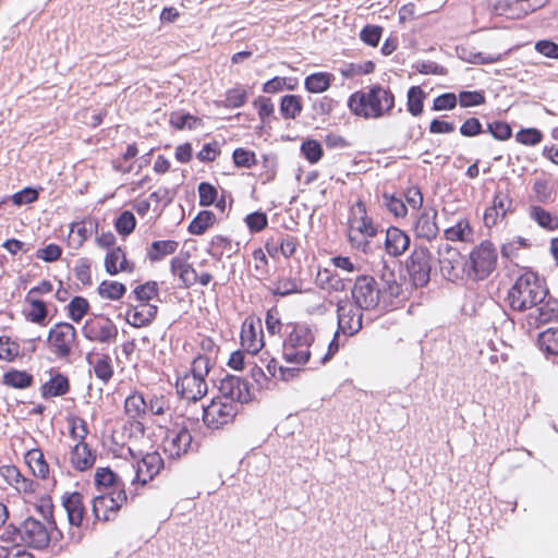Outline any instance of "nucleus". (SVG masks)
<instances>
[{"instance_id":"obj_39","label":"nucleus","mask_w":558,"mask_h":558,"mask_svg":"<svg viewBox=\"0 0 558 558\" xmlns=\"http://www.w3.org/2000/svg\"><path fill=\"white\" fill-rule=\"evenodd\" d=\"M216 221V216L213 211H199L189 225V232L191 234L201 235Z\"/></svg>"},{"instance_id":"obj_53","label":"nucleus","mask_w":558,"mask_h":558,"mask_svg":"<svg viewBox=\"0 0 558 558\" xmlns=\"http://www.w3.org/2000/svg\"><path fill=\"white\" fill-rule=\"evenodd\" d=\"M458 100L461 107H475L485 104V95L482 90H463L459 94Z\"/></svg>"},{"instance_id":"obj_6","label":"nucleus","mask_w":558,"mask_h":558,"mask_svg":"<svg viewBox=\"0 0 558 558\" xmlns=\"http://www.w3.org/2000/svg\"><path fill=\"white\" fill-rule=\"evenodd\" d=\"M432 268L433 255L430 251L423 245L415 246L407 262V270L412 283L416 288L427 286L430 280Z\"/></svg>"},{"instance_id":"obj_4","label":"nucleus","mask_w":558,"mask_h":558,"mask_svg":"<svg viewBox=\"0 0 558 558\" xmlns=\"http://www.w3.org/2000/svg\"><path fill=\"white\" fill-rule=\"evenodd\" d=\"M497 263V252L494 244L489 241L482 242L470 253L469 276L473 275L476 280L486 279L495 269Z\"/></svg>"},{"instance_id":"obj_44","label":"nucleus","mask_w":558,"mask_h":558,"mask_svg":"<svg viewBox=\"0 0 558 558\" xmlns=\"http://www.w3.org/2000/svg\"><path fill=\"white\" fill-rule=\"evenodd\" d=\"M425 93L420 86H412L408 90V111L413 117H418L423 112Z\"/></svg>"},{"instance_id":"obj_32","label":"nucleus","mask_w":558,"mask_h":558,"mask_svg":"<svg viewBox=\"0 0 558 558\" xmlns=\"http://www.w3.org/2000/svg\"><path fill=\"white\" fill-rule=\"evenodd\" d=\"M538 349L548 357L558 355V328H548L537 337Z\"/></svg>"},{"instance_id":"obj_37","label":"nucleus","mask_w":558,"mask_h":558,"mask_svg":"<svg viewBox=\"0 0 558 558\" xmlns=\"http://www.w3.org/2000/svg\"><path fill=\"white\" fill-rule=\"evenodd\" d=\"M333 80V75L326 72H317L306 76L304 86L310 93H324Z\"/></svg>"},{"instance_id":"obj_34","label":"nucleus","mask_w":558,"mask_h":558,"mask_svg":"<svg viewBox=\"0 0 558 558\" xmlns=\"http://www.w3.org/2000/svg\"><path fill=\"white\" fill-rule=\"evenodd\" d=\"M125 414L131 420L142 418L147 412V402L141 392L130 395L124 401Z\"/></svg>"},{"instance_id":"obj_43","label":"nucleus","mask_w":558,"mask_h":558,"mask_svg":"<svg viewBox=\"0 0 558 558\" xmlns=\"http://www.w3.org/2000/svg\"><path fill=\"white\" fill-rule=\"evenodd\" d=\"M534 198L539 204L549 203L553 199L554 186L548 180L536 178L532 185Z\"/></svg>"},{"instance_id":"obj_33","label":"nucleus","mask_w":558,"mask_h":558,"mask_svg":"<svg viewBox=\"0 0 558 558\" xmlns=\"http://www.w3.org/2000/svg\"><path fill=\"white\" fill-rule=\"evenodd\" d=\"M178 247L179 243L174 240L154 241L147 250V257L150 262H159L173 254Z\"/></svg>"},{"instance_id":"obj_11","label":"nucleus","mask_w":558,"mask_h":558,"mask_svg":"<svg viewBox=\"0 0 558 558\" xmlns=\"http://www.w3.org/2000/svg\"><path fill=\"white\" fill-rule=\"evenodd\" d=\"M124 488L96 496L93 499L92 511L96 520L110 521L126 501Z\"/></svg>"},{"instance_id":"obj_63","label":"nucleus","mask_w":558,"mask_h":558,"mask_svg":"<svg viewBox=\"0 0 558 558\" xmlns=\"http://www.w3.org/2000/svg\"><path fill=\"white\" fill-rule=\"evenodd\" d=\"M253 106L257 109L258 117L263 123L266 122L275 110L274 104L270 98L259 96L253 101Z\"/></svg>"},{"instance_id":"obj_7","label":"nucleus","mask_w":558,"mask_h":558,"mask_svg":"<svg viewBox=\"0 0 558 558\" xmlns=\"http://www.w3.org/2000/svg\"><path fill=\"white\" fill-rule=\"evenodd\" d=\"M239 411V405L222 399H213L207 407H203V422L211 428L217 429L233 421Z\"/></svg>"},{"instance_id":"obj_27","label":"nucleus","mask_w":558,"mask_h":558,"mask_svg":"<svg viewBox=\"0 0 558 558\" xmlns=\"http://www.w3.org/2000/svg\"><path fill=\"white\" fill-rule=\"evenodd\" d=\"M529 217L542 229L553 232L558 229V216L545 209L541 205H532Z\"/></svg>"},{"instance_id":"obj_13","label":"nucleus","mask_w":558,"mask_h":558,"mask_svg":"<svg viewBox=\"0 0 558 558\" xmlns=\"http://www.w3.org/2000/svg\"><path fill=\"white\" fill-rule=\"evenodd\" d=\"M191 444L192 435L187 427L177 426L167 429L162 439V450L169 459L177 460L189 451Z\"/></svg>"},{"instance_id":"obj_3","label":"nucleus","mask_w":558,"mask_h":558,"mask_svg":"<svg viewBox=\"0 0 558 558\" xmlns=\"http://www.w3.org/2000/svg\"><path fill=\"white\" fill-rule=\"evenodd\" d=\"M395 106V96L380 85L367 90H357L348 99L351 112L364 119H378L388 113Z\"/></svg>"},{"instance_id":"obj_50","label":"nucleus","mask_w":558,"mask_h":558,"mask_svg":"<svg viewBox=\"0 0 558 558\" xmlns=\"http://www.w3.org/2000/svg\"><path fill=\"white\" fill-rule=\"evenodd\" d=\"M468 234H471V228L466 219H460L454 226L445 230L448 241H464Z\"/></svg>"},{"instance_id":"obj_30","label":"nucleus","mask_w":558,"mask_h":558,"mask_svg":"<svg viewBox=\"0 0 558 558\" xmlns=\"http://www.w3.org/2000/svg\"><path fill=\"white\" fill-rule=\"evenodd\" d=\"M383 287H380V300L385 306L392 303L395 298H398L402 292V287L396 280L393 271H385L381 275Z\"/></svg>"},{"instance_id":"obj_42","label":"nucleus","mask_w":558,"mask_h":558,"mask_svg":"<svg viewBox=\"0 0 558 558\" xmlns=\"http://www.w3.org/2000/svg\"><path fill=\"white\" fill-rule=\"evenodd\" d=\"M126 292V287L118 281L104 280L98 287V293L101 298L117 301Z\"/></svg>"},{"instance_id":"obj_23","label":"nucleus","mask_w":558,"mask_h":558,"mask_svg":"<svg viewBox=\"0 0 558 558\" xmlns=\"http://www.w3.org/2000/svg\"><path fill=\"white\" fill-rule=\"evenodd\" d=\"M106 271L114 276L120 271L133 272L134 264L126 259L125 252L120 247H112L106 254L105 258Z\"/></svg>"},{"instance_id":"obj_47","label":"nucleus","mask_w":558,"mask_h":558,"mask_svg":"<svg viewBox=\"0 0 558 558\" xmlns=\"http://www.w3.org/2000/svg\"><path fill=\"white\" fill-rule=\"evenodd\" d=\"M89 311V303L83 296H74L68 304L69 317L78 323Z\"/></svg>"},{"instance_id":"obj_58","label":"nucleus","mask_w":558,"mask_h":558,"mask_svg":"<svg viewBox=\"0 0 558 558\" xmlns=\"http://www.w3.org/2000/svg\"><path fill=\"white\" fill-rule=\"evenodd\" d=\"M245 222L252 233H257L267 227L268 217L263 211H254L245 217Z\"/></svg>"},{"instance_id":"obj_31","label":"nucleus","mask_w":558,"mask_h":558,"mask_svg":"<svg viewBox=\"0 0 558 558\" xmlns=\"http://www.w3.org/2000/svg\"><path fill=\"white\" fill-rule=\"evenodd\" d=\"M356 210L362 215L361 219H354L351 225V232L357 231L365 238H373L377 234V227L366 216V208L362 202L356 203Z\"/></svg>"},{"instance_id":"obj_29","label":"nucleus","mask_w":558,"mask_h":558,"mask_svg":"<svg viewBox=\"0 0 558 558\" xmlns=\"http://www.w3.org/2000/svg\"><path fill=\"white\" fill-rule=\"evenodd\" d=\"M94 352H88L85 360L88 365L94 367V373L98 379L107 384L113 376V366L110 355L102 354L96 362L93 360Z\"/></svg>"},{"instance_id":"obj_56","label":"nucleus","mask_w":558,"mask_h":558,"mask_svg":"<svg viewBox=\"0 0 558 558\" xmlns=\"http://www.w3.org/2000/svg\"><path fill=\"white\" fill-rule=\"evenodd\" d=\"M384 205L387 209L395 215V217H404L408 213L407 205L401 198L396 197L393 194L384 193Z\"/></svg>"},{"instance_id":"obj_62","label":"nucleus","mask_w":558,"mask_h":558,"mask_svg":"<svg viewBox=\"0 0 558 558\" xmlns=\"http://www.w3.org/2000/svg\"><path fill=\"white\" fill-rule=\"evenodd\" d=\"M0 538L3 543L12 544V546H21V543L23 544L22 524L20 526L9 524Z\"/></svg>"},{"instance_id":"obj_15","label":"nucleus","mask_w":558,"mask_h":558,"mask_svg":"<svg viewBox=\"0 0 558 558\" xmlns=\"http://www.w3.org/2000/svg\"><path fill=\"white\" fill-rule=\"evenodd\" d=\"M438 263L444 278L453 280L459 277L457 268L461 265L462 256L458 248L445 242L439 244Z\"/></svg>"},{"instance_id":"obj_60","label":"nucleus","mask_w":558,"mask_h":558,"mask_svg":"<svg viewBox=\"0 0 558 558\" xmlns=\"http://www.w3.org/2000/svg\"><path fill=\"white\" fill-rule=\"evenodd\" d=\"M71 428L70 435L74 440L78 442H85V438L88 435L87 423L82 417H72L70 418Z\"/></svg>"},{"instance_id":"obj_52","label":"nucleus","mask_w":558,"mask_h":558,"mask_svg":"<svg viewBox=\"0 0 558 558\" xmlns=\"http://www.w3.org/2000/svg\"><path fill=\"white\" fill-rule=\"evenodd\" d=\"M301 151L311 163L318 162L323 157V147L316 140H306L303 142Z\"/></svg>"},{"instance_id":"obj_59","label":"nucleus","mask_w":558,"mask_h":558,"mask_svg":"<svg viewBox=\"0 0 558 558\" xmlns=\"http://www.w3.org/2000/svg\"><path fill=\"white\" fill-rule=\"evenodd\" d=\"M232 159L236 167L242 168H251L256 163L255 154L245 148H235L232 154Z\"/></svg>"},{"instance_id":"obj_17","label":"nucleus","mask_w":558,"mask_h":558,"mask_svg":"<svg viewBox=\"0 0 558 558\" xmlns=\"http://www.w3.org/2000/svg\"><path fill=\"white\" fill-rule=\"evenodd\" d=\"M162 468L163 460L157 451L146 453L140 461H137L136 474L133 483L140 482L142 485L147 484L160 472Z\"/></svg>"},{"instance_id":"obj_26","label":"nucleus","mask_w":558,"mask_h":558,"mask_svg":"<svg viewBox=\"0 0 558 558\" xmlns=\"http://www.w3.org/2000/svg\"><path fill=\"white\" fill-rule=\"evenodd\" d=\"M241 344L252 355L256 354L263 347V338L257 332L253 320L246 319L241 331Z\"/></svg>"},{"instance_id":"obj_51","label":"nucleus","mask_w":558,"mask_h":558,"mask_svg":"<svg viewBox=\"0 0 558 558\" xmlns=\"http://www.w3.org/2000/svg\"><path fill=\"white\" fill-rule=\"evenodd\" d=\"M114 226L119 234L124 236L129 235L134 231L136 227L135 216L133 215V213L124 210L117 218Z\"/></svg>"},{"instance_id":"obj_46","label":"nucleus","mask_w":558,"mask_h":558,"mask_svg":"<svg viewBox=\"0 0 558 558\" xmlns=\"http://www.w3.org/2000/svg\"><path fill=\"white\" fill-rule=\"evenodd\" d=\"M133 293L135 299L143 304H149L148 302L159 296V286L157 281H147L144 284L137 286Z\"/></svg>"},{"instance_id":"obj_41","label":"nucleus","mask_w":558,"mask_h":558,"mask_svg":"<svg viewBox=\"0 0 558 558\" xmlns=\"http://www.w3.org/2000/svg\"><path fill=\"white\" fill-rule=\"evenodd\" d=\"M95 484L97 487H112V492L123 488V486L119 484L118 475L109 468H99L96 470Z\"/></svg>"},{"instance_id":"obj_5","label":"nucleus","mask_w":558,"mask_h":558,"mask_svg":"<svg viewBox=\"0 0 558 558\" xmlns=\"http://www.w3.org/2000/svg\"><path fill=\"white\" fill-rule=\"evenodd\" d=\"M81 331L87 340L106 345L116 342L119 335L118 326L105 315L86 319Z\"/></svg>"},{"instance_id":"obj_19","label":"nucleus","mask_w":558,"mask_h":558,"mask_svg":"<svg viewBox=\"0 0 558 558\" xmlns=\"http://www.w3.org/2000/svg\"><path fill=\"white\" fill-rule=\"evenodd\" d=\"M62 507L66 513L68 522L71 526H81L85 514L83 495L78 492L64 494L62 496Z\"/></svg>"},{"instance_id":"obj_49","label":"nucleus","mask_w":558,"mask_h":558,"mask_svg":"<svg viewBox=\"0 0 558 558\" xmlns=\"http://www.w3.org/2000/svg\"><path fill=\"white\" fill-rule=\"evenodd\" d=\"M543 133L536 128L521 129L515 134V141L525 146H535L543 141Z\"/></svg>"},{"instance_id":"obj_57","label":"nucleus","mask_w":558,"mask_h":558,"mask_svg":"<svg viewBox=\"0 0 558 558\" xmlns=\"http://www.w3.org/2000/svg\"><path fill=\"white\" fill-rule=\"evenodd\" d=\"M198 195L199 205L208 207L217 201L218 191L213 184L208 182H201L198 184Z\"/></svg>"},{"instance_id":"obj_10","label":"nucleus","mask_w":558,"mask_h":558,"mask_svg":"<svg viewBox=\"0 0 558 558\" xmlns=\"http://www.w3.org/2000/svg\"><path fill=\"white\" fill-rule=\"evenodd\" d=\"M54 532L49 525L33 517L22 522L23 544L35 549L46 548L50 541L54 538Z\"/></svg>"},{"instance_id":"obj_20","label":"nucleus","mask_w":558,"mask_h":558,"mask_svg":"<svg viewBox=\"0 0 558 558\" xmlns=\"http://www.w3.org/2000/svg\"><path fill=\"white\" fill-rule=\"evenodd\" d=\"M170 271L180 280V287L189 289L197 282V272L189 263L187 256H175L170 262Z\"/></svg>"},{"instance_id":"obj_22","label":"nucleus","mask_w":558,"mask_h":558,"mask_svg":"<svg viewBox=\"0 0 558 558\" xmlns=\"http://www.w3.org/2000/svg\"><path fill=\"white\" fill-rule=\"evenodd\" d=\"M551 320H558V300L551 296L545 299L527 317L529 325L536 327Z\"/></svg>"},{"instance_id":"obj_61","label":"nucleus","mask_w":558,"mask_h":558,"mask_svg":"<svg viewBox=\"0 0 558 558\" xmlns=\"http://www.w3.org/2000/svg\"><path fill=\"white\" fill-rule=\"evenodd\" d=\"M383 28L377 25H366L360 33V38L366 45L376 47L379 44Z\"/></svg>"},{"instance_id":"obj_36","label":"nucleus","mask_w":558,"mask_h":558,"mask_svg":"<svg viewBox=\"0 0 558 558\" xmlns=\"http://www.w3.org/2000/svg\"><path fill=\"white\" fill-rule=\"evenodd\" d=\"M2 383L15 389H25L33 385L34 377L26 371L10 369L3 374Z\"/></svg>"},{"instance_id":"obj_1","label":"nucleus","mask_w":558,"mask_h":558,"mask_svg":"<svg viewBox=\"0 0 558 558\" xmlns=\"http://www.w3.org/2000/svg\"><path fill=\"white\" fill-rule=\"evenodd\" d=\"M315 344V329L304 322H290L283 328L282 359L294 365L306 364Z\"/></svg>"},{"instance_id":"obj_45","label":"nucleus","mask_w":558,"mask_h":558,"mask_svg":"<svg viewBox=\"0 0 558 558\" xmlns=\"http://www.w3.org/2000/svg\"><path fill=\"white\" fill-rule=\"evenodd\" d=\"M36 510L40 513V515L47 521L48 525L56 531L58 535H61V532L58 529L54 515H53V504L50 496H43L38 502L36 504Z\"/></svg>"},{"instance_id":"obj_21","label":"nucleus","mask_w":558,"mask_h":558,"mask_svg":"<svg viewBox=\"0 0 558 558\" xmlns=\"http://www.w3.org/2000/svg\"><path fill=\"white\" fill-rule=\"evenodd\" d=\"M409 235L397 227H390L385 234V250L393 257L401 256L410 246Z\"/></svg>"},{"instance_id":"obj_2","label":"nucleus","mask_w":558,"mask_h":558,"mask_svg":"<svg viewBox=\"0 0 558 558\" xmlns=\"http://www.w3.org/2000/svg\"><path fill=\"white\" fill-rule=\"evenodd\" d=\"M546 282L536 272L526 271L519 276L507 294V302L511 310L525 312L538 307L548 296Z\"/></svg>"},{"instance_id":"obj_24","label":"nucleus","mask_w":558,"mask_h":558,"mask_svg":"<svg viewBox=\"0 0 558 558\" xmlns=\"http://www.w3.org/2000/svg\"><path fill=\"white\" fill-rule=\"evenodd\" d=\"M158 313V307L154 304H141L128 310L126 322L135 328L148 326L153 323Z\"/></svg>"},{"instance_id":"obj_54","label":"nucleus","mask_w":558,"mask_h":558,"mask_svg":"<svg viewBox=\"0 0 558 558\" xmlns=\"http://www.w3.org/2000/svg\"><path fill=\"white\" fill-rule=\"evenodd\" d=\"M246 99L247 93L243 87L238 86L228 89L226 93L225 107L240 108L246 102Z\"/></svg>"},{"instance_id":"obj_14","label":"nucleus","mask_w":558,"mask_h":558,"mask_svg":"<svg viewBox=\"0 0 558 558\" xmlns=\"http://www.w3.org/2000/svg\"><path fill=\"white\" fill-rule=\"evenodd\" d=\"M219 392L225 401H231L239 405L247 403L252 399L247 381L235 375H226L219 383Z\"/></svg>"},{"instance_id":"obj_35","label":"nucleus","mask_w":558,"mask_h":558,"mask_svg":"<svg viewBox=\"0 0 558 558\" xmlns=\"http://www.w3.org/2000/svg\"><path fill=\"white\" fill-rule=\"evenodd\" d=\"M25 461L33 474L39 478H46L49 474V465L40 449H32L25 454Z\"/></svg>"},{"instance_id":"obj_55","label":"nucleus","mask_w":558,"mask_h":558,"mask_svg":"<svg viewBox=\"0 0 558 558\" xmlns=\"http://www.w3.org/2000/svg\"><path fill=\"white\" fill-rule=\"evenodd\" d=\"M486 132L497 141H507L512 136V129L509 123L505 121H493L487 124Z\"/></svg>"},{"instance_id":"obj_38","label":"nucleus","mask_w":558,"mask_h":558,"mask_svg":"<svg viewBox=\"0 0 558 558\" xmlns=\"http://www.w3.org/2000/svg\"><path fill=\"white\" fill-rule=\"evenodd\" d=\"M25 301L29 303L32 310L27 314V319L34 324L45 326L47 323L48 308L43 300L26 295Z\"/></svg>"},{"instance_id":"obj_40","label":"nucleus","mask_w":558,"mask_h":558,"mask_svg":"<svg viewBox=\"0 0 558 558\" xmlns=\"http://www.w3.org/2000/svg\"><path fill=\"white\" fill-rule=\"evenodd\" d=\"M303 110L301 97L298 95H286L280 101V113L284 119H295Z\"/></svg>"},{"instance_id":"obj_12","label":"nucleus","mask_w":558,"mask_h":558,"mask_svg":"<svg viewBox=\"0 0 558 558\" xmlns=\"http://www.w3.org/2000/svg\"><path fill=\"white\" fill-rule=\"evenodd\" d=\"M364 308L360 307L355 302L341 300L337 305L338 330L344 335L353 336L363 327Z\"/></svg>"},{"instance_id":"obj_48","label":"nucleus","mask_w":558,"mask_h":558,"mask_svg":"<svg viewBox=\"0 0 558 558\" xmlns=\"http://www.w3.org/2000/svg\"><path fill=\"white\" fill-rule=\"evenodd\" d=\"M232 251V242L226 236L215 235L209 244L208 252L216 259L220 260L225 253Z\"/></svg>"},{"instance_id":"obj_28","label":"nucleus","mask_w":558,"mask_h":558,"mask_svg":"<svg viewBox=\"0 0 558 558\" xmlns=\"http://www.w3.org/2000/svg\"><path fill=\"white\" fill-rule=\"evenodd\" d=\"M69 378L61 373H57L56 375H53L40 388L41 397L45 399L64 396L69 392Z\"/></svg>"},{"instance_id":"obj_16","label":"nucleus","mask_w":558,"mask_h":558,"mask_svg":"<svg viewBox=\"0 0 558 558\" xmlns=\"http://www.w3.org/2000/svg\"><path fill=\"white\" fill-rule=\"evenodd\" d=\"M177 390L187 401L201 400L208 390L205 379L192 374H186L177 380Z\"/></svg>"},{"instance_id":"obj_9","label":"nucleus","mask_w":558,"mask_h":558,"mask_svg":"<svg viewBox=\"0 0 558 558\" xmlns=\"http://www.w3.org/2000/svg\"><path fill=\"white\" fill-rule=\"evenodd\" d=\"M76 339V329L70 323H57L48 332L47 341L59 359H68Z\"/></svg>"},{"instance_id":"obj_18","label":"nucleus","mask_w":558,"mask_h":558,"mask_svg":"<svg viewBox=\"0 0 558 558\" xmlns=\"http://www.w3.org/2000/svg\"><path fill=\"white\" fill-rule=\"evenodd\" d=\"M437 210L434 207H426L417 217L414 225L415 235L426 241L436 239L439 228L437 225Z\"/></svg>"},{"instance_id":"obj_64","label":"nucleus","mask_w":558,"mask_h":558,"mask_svg":"<svg viewBox=\"0 0 558 558\" xmlns=\"http://www.w3.org/2000/svg\"><path fill=\"white\" fill-rule=\"evenodd\" d=\"M197 121L198 119L190 113H172L170 117V123L177 130H183L184 128L192 130Z\"/></svg>"},{"instance_id":"obj_25","label":"nucleus","mask_w":558,"mask_h":558,"mask_svg":"<svg viewBox=\"0 0 558 558\" xmlns=\"http://www.w3.org/2000/svg\"><path fill=\"white\" fill-rule=\"evenodd\" d=\"M96 461V456L86 442H77L71 451V463L77 471L90 469Z\"/></svg>"},{"instance_id":"obj_8","label":"nucleus","mask_w":558,"mask_h":558,"mask_svg":"<svg viewBox=\"0 0 558 558\" xmlns=\"http://www.w3.org/2000/svg\"><path fill=\"white\" fill-rule=\"evenodd\" d=\"M351 293L354 302L365 311L375 308L381 302L380 287L372 276L357 277Z\"/></svg>"}]
</instances>
